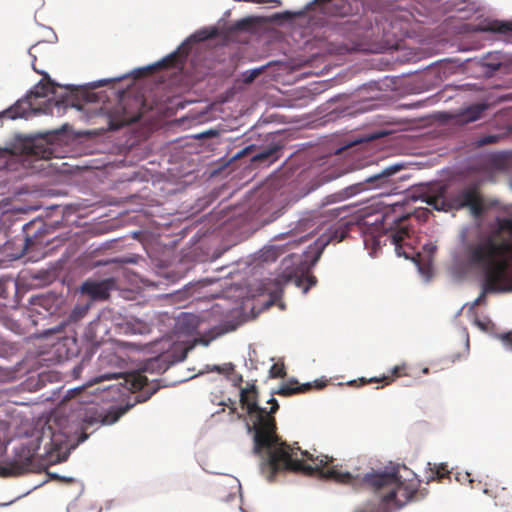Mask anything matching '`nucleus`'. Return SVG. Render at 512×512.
I'll use <instances>...</instances> for the list:
<instances>
[{
	"instance_id": "f257e3e1",
	"label": "nucleus",
	"mask_w": 512,
	"mask_h": 512,
	"mask_svg": "<svg viewBox=\"0 0 512 512\" xmlns=\"http://www.w3.org/2000/svg\"><path fill=\"white\" fill-rule=\"evenodd\" d=\"M310 383L299 384L290 380L273 391L267 401L269 408L258 405V457L260 471L268 482H274L280 473L292 472L305 476L319 475L321 478L333 480L341 484H353L356 478L347 471H342L333 465V459L328 456L314 458L308 451L290 445L277 433V423L274 414L279 409L274 394L291 396L311 390Z\"/></svg>"
},
{
	"instance_id": "f03ea898",
	"label": "nucleus",
	"mask_w": 512,
	"mask_h": 512,
	"mask_svg": "<svg viewBox=\"0 0 512 512\" xmlns=\"http://www.w3.org/2000/svg\"><path fill=\"white\" fill-rule=\"evenodd\" d=\"M467 262L484 272L481 294L474 305L485 302L487 293L512 291V217L497 218L496 228L481 233L465 247Z\"/></svg>"
},
{
	"instance_id": "7ed1b4c3",
	"label": "nucleus",
	"mask_w": 512,
	"mask_h": 512,
	"mask_svg": "<svg viewBox=\"0 0 512 512\" xmlns=\"http://www.w3.org/2000/svg\"><path fill=\"white\" fill-rule=\"evenodd\" d=\"M404 200L387 203L381 212V219L376 220L378 226L372 233L365 234L364 244L375 254L381 245L389 241L394 246L398 256L406 259L413 258L414 248L407 242L410 239V230L407 221L412 215L406 209Z\"/></svg>"
},
{
	"instance_id": "20e7f679",
	"label": "nucleus",
	"mask_w": 512,
	"mask_h": 512,
	"mask_svg": "<svg viewBox=\"0 0 512 512\" xmlns=\"http://www.w3.org/2000/svg\"><path fill=\"white\" fill-rule=\"evenodd\" d=\"M422 199L438 211L469 208L474 216H481L484 212V202L478 182L469 183L456 191H448L445 184L436 182L422 193Z\"/></svg>"
},
{
	"instance_id": "39448f33",
	"label": "nucleus",
	"mask_w": 512,
	"mask_h": 512,
	"mask_svg": "<svg viewBox=\"0 0 512 512\" xmlns=\"http://www.w3.org/2000/svg\"><path fill=\"white\" fill-rule=\"evenodd\" d=\"M362 483L378 495L383 503H393L397 508H401L414 497L420 481L416 478L402 481L398 468H392L367 473L362 478Z\"/></svg>"
},
{
	"instance_id": "423d86ee",
	"label": "nucleus",
	"mask_w": 512,
	"mask_h": 512,
	"mask_svg": "<svg viewBox=\"0 0 512 512\" xmlns=\"http://www.w3.org/2000/svg\"><path fill=\"white\" fill-rule=\"evenodd\" d=\"M282 272L274 278H268L258 285V297L267 294L269 299L262 304L261 310H267L281 299L284 285L293 282L295 286L302 288L304 293L317 282L313 275H304L301 268L300 257L296 254H289L281 262Z\"/></svg>"
},
{
	"instance_id": "0eeeda50",
	"label": "nucleus",
	"mask_w": 512,
	"mask_h": 512,
	"mask_svg": "<svg viewBox=\"0 0 512 512\" xmlns=\"http://www.w3.org/2000/svg\"><path fill=\"white\" fill-rule=\"evenodd\" d=\"M144 107L142 95L123 92L114 104L102 107V111L108 118L109 129L118 130L137 122L143 115Z\"/></svg>"
},
{
	"instance_id": "6e6552de",
	"label": "nucleus",
	"mask_w": 512,
	"mask_h": 512,
	"mask_svg": "<svg viewBox=\"0 0 512 512\" xmlns=\"http://www.w3.org/2000/svg\"><path fill=\"white\" fill-rule=\"evenodd\" d=\"M203 323L204 321L195 314L182 313L177 320V330L187 336L197 334L199 337L195 338L194 344L208 346L217 337L236 329L235 324L226 322L210 328L207 332H202Z\"/></svg>"
},
{
	"instance_id": "1a4fd4ad",
	"label": "nucleus",
	"mask_w": 512,
	"mask_h": 512,
	"mask_svg": "<svg viewBox=\"0 0 512 512\" xmlns=\"http://www.w3.org/2000/svg\"><path fill=\"white\" fill-rule=\"evenodd\" d=\"M32 66L34 71L42 75L43 78L33 87V89L30 91V94L25 99L31 105V110L28 113V117L33 114L34 110L32 99L48 98V101L54 102V105L57 108L66 109L68 107H74V98L72 96L68 95V93H65V95H61L59 98H57V89L61 87L50 78L48 73L38 70L34 63Z\"/></svg>"
},
{
	"instance_id": "9d476101",
	"label": "nucleus",
	"mask_w": 512,
	"mask_h": 512,
	"mask_svg": "<svg viewBox=\"0 0 512 512\" xmlns=\"http://www.w3.org/2000/svg\"><path fill=\"white\" fill-rule=\"evenodd\" d=\"M240 404L246 430L253 441V452H256V385L253 383L248 389H242L240 393Z\"/></svg>"
},
{
	"instance_id": "9b49d317",
	"label": "nucleus",
	"mask_w": 512,
	"mask_h": 512,
	"mask_svg": "<svg viewBox=\"0 0 512 512\" xmlns=\"http://www.w3.org/2000/svg\"><path fill=\"white\" fill-rule=\"evenodd\" d=\"M255 33L256 16L251 15L227 27L223 32V38L226 42L248 43Z\"/></svg>"
},
{
	"instance_id": "f8f14e48",
	"label": "nucleus",
	"mask_w": 512,
	"mask_h": 512,
	"mask_svg": "<svg viewBox=\"0 0 512 512\" xmlns=\"http://www.w3.org/2000/svg\"><path fill=\"white\" fill-rule=\"evenodd\" d=\"M62 422H65V419L55 420L54 424H49L47 430L43 431L41 441H44L46 437L49 438V441L45 443L48 453L59 452L67 447L70 432L62 430Z\"/></svg>"
},
{
	"instance_id": "ddd939ff",
	"label": "nucleus",
	"mask_w": 512,
	"mask_h": 512,
	"mask_svg": "<svg viewBox=\"0 0 512 512\" xmlns=\"http://www.w3.org/2000/svg\"><path fill=\"white\" fill-rule=\"evenodd\" d=\"M239 480L229 474L218 476L212 483V492L214 496L224 502L234 499L240 492Z\"/></svg>"
},
{
	"instance_id": "4468645a",
	"label": "nucleus",
	"mask_w": 512,
	"mask_h": 512,
	"mask_svg": "<svg viewBox=\"0 0 512 512\" xmlns=\"http://www.w3.org/2000/svg\"><path fill=\"white\" fill-rule=\"evenodd\" d=\"M115 287L116 281L113 278H107L101 281L86 280L81 286V292L95 301L106 300Z\"/></svg>"
},
{
	"instance_id": "2eb2a0df",
	"label": "nucleus",
	"mask_w": 512,
	"mask_h": 512,
	"mask_svg": "<svg viewBox=\"0 0 512 512\" xmlns=\"http://www.w3.org/2000/svg\"><path fill=\"white\" fill-rule=\"evenodd\" d=\"M24 152L37 159L48 160L54 157L56 149L45 137L33 138L24 144Z\"/></svg>"
},
{
	"instance_id": "dca6fc26",
	"label": "nucleus",
	"mask_w": 512,
	"mask_h": 512,
	"mask_svg": "<svg viewBox=\"0 0 512 512\" xmlns=\"http://www.w3.org/2000/svg\"><path fill=\"white\" fill-rule=\"evenodd\" d=\"M295 243H286L283 245L279 244H271L264 246L260 251H258V262L261 263H270L275 262L281 255L287 252L291 246H294Z\"/></svg>"
},
{
	"instance_id": "f3484780",
	"label": "nucleus",
	"mask_w": 512,
	"mask_h": 512,
	"mask_svg": "<svg viewBox=\"0 0 512 512\" xmlns=\"http://www.w3.org/2000/svg\"><path fill=\"white\" fill-rule=\"evenodd\" d=\"M488 109V104L486 103H477L466 107L461 110L457 115H455V122L458 124H467L474 122L480 119L484 113Z\"/></svg>"
},
{
	"instance_id": "a211bd4d",
	"label": "nucleus",
	"mask_w": 512,
	"mask_h": 512,
	"mask_svg": "<svg viewBox=\"0 0 512 512\" xmlns=\"http://www.w3.org/2000/svg\"><path fill=\"white\" fill-rule=\"evenodd\" d=\"M403 168L401 164L390 165L380 172L368 176L365 181L371 185V187H379L389 183V178L395 173L399 172Z\"/></svg>"
},
{
	"instance_id": "6ab92c4d",
	"label": "nucleus",
	"mask_w": 512,
	"mask_h": 512,
	"mask_svg": "<svg viewBox=\"0 0 512 512\" xmlns=\"http://www.w3.org/2000/svg\"><path fill=\"white\" fill-rule=\"evenodd\" d=\"M31 110V105L26 100H18L14 105L7 108L0 113L1 118H8L15 120L18 118H28V113Z\"/></svg>"
},
{
	"instance_id": "aec40b11",
	"label": "nucleus",
	"mask_w": 512,
	"mask_h": 512,
	"mask_svg": "<svg viewBox=\"0 0 512 512\" xmlns=\"http://www.w3.org/2000/svg\"><path fill=\"white\" fill-rule=\"evenodd\" d=\"M283 146L280 144H273L272 146L263 150H258V167L270 166L282 156Z\"/></svg>"
},
{
	"instance_id": "412c9836",
	"label": "nucleus",
	"mask_w": 512,
	"mask_h": 512,
	"mask_svg": "<svg viewBox=\"0 0 512 512\" xmlns=\"http://www.w3.org/2000/svg\"><path fill=\"white\" fill-rule=\"evenodd\" d=\"M128 410V407L119 408L109 419V415H103L102 413H98L96 410L91 411L90 415H86L84 418V423L87 425H93V424H110L116 422L126 411Z\"/></svg>"
},
{
	"instance_id": "4be33fe9",
	"label": "nucleus",
	"mask_w": 512,
	"mask_h": 512,
	"mask_svg": "<svg viewBox=\"0 0 512 512\" xmlns=\"http://www.w3.org/2000/svg\"><path fill=\"white\" fill-rule=\"evenodd\" d=\"M484 493L490 494L495 499V505L497 506H506L510 503L511 495L509 491L505 488L496 487L495 493H492V490L484 489Z\"/></svg>"
},
{
	"instance_id": "5701e85b",
	"label": "nucleus",
	"mask_w": 512,
	"mask_h": 512,
	"mask_svg": "<svg viewBox=\"0 0 512 512\" xmlns=\"http://www.w3.org/2000/svg\"><path fill=\"white\" fill-rule=\"evenodd\" d=\"M181 55L179 52H174L167 57L163 58L160 62L155 65V68H171L177 67L181 62ZM148 70L154 69V67H148Z\"/></svg>"
},
{
	"instance_id": "b1692460",
	"label": "nucleus",
	"mask_w": 512,
	"mask_h": 512,
	"mask_svg": "<svg viewBox=\"0 0 512 512\" xmlns=\"http://www.w3.org/2000/svg\"><path fill=\"white\" fill-rule=\"evenodd\" d=\"M431 471V475L427 476L428 481L432 480H438L441 481L442 479L449 477L450 471L447 468L446 464H434L433 467L429 468Z\"/></svg>"
},
{
	"instance_id": "393cba45",
	"label": "nucleus",
	"mask_w": 512,
	"mask_h": 512,
	"mask_svg": "<svg viewBox=\"0 0 512 512\" xmlns=\"http://www.w3.org/2000/svg\"><path fill=\"white\" fill-rule=\"evenodd\" d=\"M405 366H395L392 370L391 376H383L382 378H371L368 381H366L364 378L361 379L362 383H374L379 381H384L386 385L390 384L392 381H394L395 378H398L402 375H405L404 373Z\"/></svg>"
},
{
	"instance_id": "a878e982",
	"label": "nucleus",
	"mask_w": 512,
	"mask_h": 512,
	"mask_svg": "<svg viewBox=\"0 0 512 512\" xmlns=\"http://www.w3.org/2000/svg\"><path fill=\"white\" fill-rule=\"evenodd\" d=\"M487 30L496 32V33H500V34H504V35L512 36V22L495 21V22L489 24Z\"/></svg>"
},
{
	"instance_id": "bb28decb",
	"label": "nucleus",
	"mask_w": 512,
	"mask_h": 512,
	"mask_svg": "<svg viewBox=\"0 0 512 512\" xmlns=\"http://www.w3.org/2000/svg\"><path fill=\"white\" fill-rule=\"evenodd\" d=\"M506 134L507 133L484 135L477 139L476 144L479 147L494 144L504 139L506 137Z\"/></svg>"
},
{
	"instance_id": "cd10ccee",
	"label": "nucleus",
	"mask_w": 512,
	"mask_h": 512,
	"mask_svg": "<svg viewBox=\"0 0 512 512\" xmlns=\"http://www.w3.org/2000/svg\"><path fill=\"white\" fill-rule=\"evenodd\" d=\"M131 385L133 389L144 390L148 386V379L145 375L137 373L132 375Z\"/></svg>"
},
{
	"instance_id": "c85d7f7f",
	"label": "nucleus",
	"mask_w": 512,
	"mask_h": 512,
	"mask_svg": "<svg viewBox=\"0 0 512 512\" xmlns=\"http://www.w3.org/2000/svg\"><path fill=\"white\" fill-rule=\"evenodd\" d=\"M286 376V368L283 362L274 363L269 369L270 378H284Z\"/></svg>"
},
{
	"instance_id": "c756f323",
	"label": "nucleus",
	"mask_w": 512,
	"mask_h": 512,
	"mask_svg": "<svg viewBox=\"0 0 512 512\" xmlns=\"http://www.w3.org/2000/svg\"><path fill=\"white\" fill-rule=\"evenodd\" d=\"M89 307L87 305L85 306H76L69 314V321L70 322H77L81 320L88 312Z\"/></svg>"
},
{
	"instance_id": "7c9ffc66",
	"label": "nucleus",
	"mask_w": 512,
	"mask_h": 512,
	"mask_svg": "<svg viewBox=\"0 0 512 512\" xmlns=\"http://www.w3.org/2000/svg\"><path fill=\"white\" fill-rule=\"evenodd\" d=\"M273 122H276V123L284 122L283 116L278 115L276 113H264L263 115H261L260 118H258V126L260 124H269V123H273Z\"/></svg>"
},
{
	"instance_id": "2f4dec72",
	"label": "nucleus",
	"mask_w": 512,
	"mask_h": 512,
	"mask_svg": "<svg viewBox=\"0 0 512 512\" xmlns=\"http://www.w3.org/2000/svg\"><path fill=\"white\" fill-rule=\"evenodd\" d=\"M33 462V454L30 452V450H27L26 455L22 460L15 459L14 464L18 466L21 470L28 469Z\"/></svg>"
},
{
	"instance_id": "473e14b6",
	"label": "nucleus",
	"mask_w": 512,
	"mask_h": 512,
	"mask_svg": "<svg viewBox=\"0 0 512 512\" xmlns=\"http://www.w3.org/2000/svg\"><path fill=\"white\" fill-rule=\"evenodd\" d=\"M218 32L216 29H211V30H201L199 31L195 37L199 40V41H204V40H207V39H211V38H215L217 36Z\"/></svg>"
},
{
	"instance_id": "72a5a7b5",
	"label": "nucleus",
	"mask_w": 512,
	"mask_h": 512,
	"mask_svg": "<svg viewBox=\"0 0 512 512\" xmlns=\"http://www.w3.org/2000/svg\"><path fill=\"white\" fill-rule=\"evenodd\" d=\"M118 357L114 353H108L107 355H101L99 358V365L104 366L108 362H116Z\"/></svg>"
},
{
	"instance_id": "f704fd0d",
	"label": "nucleus",
	"mask_w": 512,
	"mask_h": 512,
	"mask_svg": "<svg viewBox=\"0 0 512 512\" xmlns=\"http://www.w3.org/2000/svg\"><path fill=\"white\" fill-rule=\"evenodd\" d=\"M501 340L504 344L512 350V331L505 333L501 336Z\"/></svg>"
},
{
	"instance_id": "c9c22d12",
	"label": "nucleus",
	"mask_w": 512,
	"mask_h": 512,
	"mask_svg": "<svg viewBox=\"0 0 512 512\" xmlns=\"http://www.w3.org/2000/svg\"><path fill=\"white\" fill-rule=\"evenodd\" d=\"M429 214H430V211L427 209H422V210L414 212L415 217H417L418 219H424V220H426V218L428 217Z\"/></svg>"
},
{
	"instance_id": "e433bc0d",
	"label": "nucleus",
	"mask_w": 512,
	"mask_h": 512,
	"mask_svg": "<svg viewBox=\"0 0 512 512\" xmlns=\"http://www.w3.org/2000/svg\"><path fill=\"white\" fill-rule=\"evenodd\" d=\"M256 79V68L251 69L248 75L244 78L245 83H252Z\"/></svg>"
},
{
	"instance_id": "4c0bfd02",
	"label": "nucleus",
	"mask_w": 512,
	"mask_h": 512,
	"mask_svg": "<svg viewBox=\"0 0 512 512\" xmlns=\"http://www.w3.org/2000/svg\"><path fill=\"white\" fill-rule=\"evenodd\" d=\"M214 370L215 371H218V372H224V373H229L230 371L233 370V367L231 364H226L224 365L223 367H220V366H214Z\"/></svg>"
},
{
	"instance_id": "58836bf2",
	"label": "nucleus",
	"mask_w": 512,
	"mask_h": 512,
	"mask_svg": "<svg viewBox=\"0 0 512 512\" xmlns=\"http://www.w3.org/2000/svg\"><path fill=\"white\" fill-rule=\"evenodd\" d=\"M266 3L272 4V7H277V6L281 5L280 0H258V4H266Z\"/></svg>"
},
{
	"instance_id": "ea45409f",
	"label": "nucleus",
	"mask_w": 512,
	"mask_h": 512,
	"mask_svg": "<svg viewBox=\"0 0 512 512\" xmlns=\"http://www.w3.org/2000/svg\"><path fill=\"white\" fill-rule=\"evenodd\" d=\"M122 388H123V387H122L120 384H117V385H111V386H109V387L107 388V390H108V392H109V393L116 392V393L120 394V393H121V389H122Z\"/></svg>"
},
{
	"instance_id": "a19ab883",
	"label": "nucleus",
	"mask_w": 512,
	"mask_h": 512,
	"mask_svg": "<svg viewBox=\"0 0 512 512\" xmlns=\"http://www.w3.org/2000/svg\"><path fill=\"white\" fill-rule=\"evenodd\" d=\"M119 376H120V374H117V373H108V374L101 376V378L102 379H110V378H117Z\"/></svg>"
},
{
	"instance_id": "79ce46f5",
	"label": "nucleus",
	"mask_w": 512,
	"mask_h": 512,
	"mask_svg": "<svg viewBox=\"0 0 512 512\" xmlns=\"http://www.w3.org/2000/svg\"><path fill=\"white\" fill-rule=\"evenodd\" d=\"M335 200H336V195L328 196L326 198V203L325 204H328V203H331V202H335Z\"/></svg>"
},
{
	"instance_id": "37998d69",
	"label": "nucleus",
	"mask_w": 512,
	"mask_h": 512,
	"mask_svg": "<svg viewBox=\"0 0 512 512\" xmlns=\"http://www.w3.org/2000/svg\"><path fill=\"white\" fill-rule=\"evenodd\" d=\"M157 390H158V386H157V387H153V388L151 389V391H149V392H148V395L146 396V398H145V399L150 398V397H151V396H152V395H153Z\"/></svg>"
},
{
	"instance_id": "c03bdc74",
	"label": "nucleus",
	"mask_w": 512,
	"mask_h": 512,
	"mask_svg": "<svg viewBox=\"0 0 512 512\" xmlns=\"http://www.w3.org/2000/svg\"><path fill=\"white\" fill-rule=\"evenodd\" d=\"M340 175H341V174H336V175H335V176H333V177H330V176L326 175V176H324V178H325L326 180H331V179H333V178H337V177H339Z\"/></svg>"
},
{
	"instance_id": "a18cd8bd",
	"label": "nucleus",
	"mask_w": 512,
	"mask_h": 512,
	"mask_svg": "<svg viewBox=\"0 0 512 512\" xmlns=\"http://www.w3.org/2000/svg\"><path fill=\"white\" fill-rule=\"evenodd\" d=\"M87 437H88V436H87V434L83 433V434L81 435V437H80V439H79V440H80L81 442H83V441H85V440L87 439Z\"/></svg>"
},
{
	"instance_id": "49530a36",
	"label": "nucleus",
	"mask_w": 512,
	"mask_h": 512,
	"mask_svg": "<svg viewBox=\"0 0 512 512\" xmlns=\"http://www.w3.org/2000/svg\"><path fill=\"white\" fill-rule=\"evenodd\" d=\"M257 21H258V24H259L260 22H265L266 19L264 17H262V16H258Z\"/></svg>"
},
{
	"instance_id": "de8ad7c7",
	"label": "nucleus",
	"mask_w": 512,
	"mask_h": 512,
	"mask_svg": "<svg viewBox=\"0 0 512 512\" xmlns=\"http://www.w3.org/2000/svg\"><path fill=\"white\" fill-rule=\"evenodd\" d=\"M31 242H32L31 238L30 237H26V247H28Z\"/></svg>"
},
{
	"instance_id": "09e8293b",
	"label": "nucleus",
	"mask_w": 512,
	"mask_h": 512,
	"mask_svg": "<svg viewBox=\"0 0 512 512\" xmlns=\"http://www.w3.org/2000/svg\"><path fill=\"white\" fill-rule=\"evenodd\" d=\"M281 17L280 14H275L271 17L272 20L279 19Z\"/></svg>"
},
{
	"instance_id": "8fccbe9b",
	"label": "nucleus",
	"mask_w": 512,
	"mask_h": 512,
	"mask_svg": "<svg viewBox=\"0 0 512 512\" xmlns=\"http://www.w3.org/2000/svg\"><path fill=\"white\" fill-rule=\"evenodd\" d=\"M465 477L468 479V481H469L470 483H472V479H470V474H469V473H466V474H465Z\"/></svg>"
},
{
	"instance_id": "3c124183",
	"label": "nucleus",
	"mask_w": 512,
	"mask_h": 512,
	"mask_svg": "<svg viewBox=\"0 0 512 512\" xmlns=\"http://www.w3.org/2000/svg\"><path fill=\"white\" fill-rule=\"evenodd\" d=\"M344 209H345V207H338V208L334 209V211L340 212V211H342Z\"/></svg>"
},
{
	"instance_id": "603ef678",
	"label": "nucleus",
	"mask_w": 512,
	"mask_h": 512,
	"mask_svg": "<svg viewBox=\"0 0 512 512\" xmlns=\"http://www.w3.org/2000/svg\"><path fill=\"white\" fill-rule=\"evenodd\" d=\"M507 132H508V133H512V125H510V126L508 127Z\"/></svg>"
},
{
	"instance_id": "864d4df0",
	"label": "nucleus",
	"mask_w": 512,
	"mask_h": 512,
	"mask_svg": "<svg viewBox=\"0 0 512 512\" xmlns=\"http://www.w3.org/2000/svg\"><path fill=\"white\" fill-rule=\"evenodd\" d=\"M29 227H30V223L25 224V225H24V227H23V229H24V230H26V229H27V228H29Z\"/></svg>"
},
{
	"instance_id": "5fc2aeb1",
	"label": "nucleus",
	"mask_w": 512,
	"mask_h": 512,
	"mask_svg": "<svg viewBox=\"0 0 512 512\" xmlns=\"http://www.w3.org/2000/svg\"><path fill=\"white\" fill-rule=\"evenodd\" d=\"M240 510H241L242 512H247V510L243 507V505H241V506H240Z\"/></svg>"
},
{
	"instance_id": "6e6d98bb",
	"label": "nucleus",
	"mask_w": 512,
	"mask_h": 512,
	"mask_svg": "<svg viewBox=\"0 0 512 512\" xmlns=\"http://www.w3.org/2000/svg\"><path fill=\"white\" fill-rule=\"evenodd\" d=\"M251 161H253V162H254V161H256V156H253V157L251 158Z\"/></svg>"
},
{
	"instance_id": "4d7b16f0",
	"label": "nucleus",
	"mask_w": 512,
	"mask_h": 512,
	"mask_svg": "<svg viewBox=\"0 0 512 512\" xmlns=\"http://www.w3.org/2000/svg\"><path fill=\"white\" fill-rule=\"evenodd\" d=\"M257 73H258V75L261 73V69L260 68H258Z\"/></svg>"
}]
</instances>
